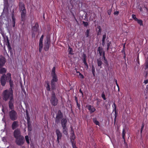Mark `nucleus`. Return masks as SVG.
<instances>
[{"instance_id":"obj_17","label":"nucleus","mask_w":148,"mask_h":148,"mask_svg":"<svg viewBox=\"0 0 148 148\" xmlns=\"http://www.w3.org/2000/svg\"><path fill=\"white\" fill-rule=\"evenodd\" d=\"M11 17L12 19V26L13 27H14L15 25V20L16 19L14 16V12H13L11 14Z\"/></svg>"},{"instance_id":"obj_29","label":"nucleus","mask_w":148,"mask_h":148,"mask_svg":"<svg viewBox=\"0 0 148 148\" xmlns=\"http://www.w3.org/2000/svg\"><path fill=\"white\" fill-rule=\"evenodd\" d=\"M43 47V43L39 42V51L40 53L41 52L42 48Z\"/></svg>"},{"instance_id":"obj_38","label":"nucleus","mask_w":148,"mask_h":148,"mask_svg":"<svg viewBox=\"0 0 148 148\" xmlns=\"http://www.w3.org/2000/svg\"><path fill=\"white\" fill-rule=\"evenodd\" d=\"M25 138L27 143L28 144H29V142L28 136L27 135L25 136Z\"/></svg>"},{"instance_id":"obj_35","label":"nucleus","mask_w":148,"mask_h":148,"mask_svg":"<svg viewBox=\"0 0 148 148\" xmlns=\"http://www.w3.org/2000/svg\"><path fill=\"white\" fill-rule=\"evenodd\" d=\"M125 130L123 129L122 131V137L124 139V141H125Z\"/></svg>"},{"instance_id":"obj_21","label":"nucleus","mask_w":148,"mask_h":148,"mask_svg":"<svg viewBox=\"0 0 148 148\" xmlns=\"http://www.w3.org/2000/svg\"><path fill=\"white\" fill-rule=\"evenodd\" d=\"M75 138V136L74 134V133L73 131V132L72 133L71 135V143H75L74 142V140Z\"/></svg>"},{"instance_id":"obj_22","label":"nucleus","mask_w":148,"mask_h":148,"mask_svg":"<svg viewBox=\"0 0 148 148\" xmlns=\"http://www.w3.org/2000/svg\"><path fill=\"white\" fill-rule=\"evenodd\" d=\"M7 71V69L3 67H1L0 68V74H5Z\"/></svg>"},{"instance_id":"obj_64","label":"nucleus","mask_w":148,"mask_h":148,"mask_svg":"<svg viewBox=\"0 0 148 148\" xmlns=\"http://www.w3.org/2000/svg\"><path fill=\"white\" fill-rule=\"evenodd\" d=\"M145 63L148 64V57L147 58V60H146Z\"/></svg>"},{"instance_id":"obj_57","label":"nucleus","mask_w":148,"mask_h":148,"mask_svg":"<svg viewBox=\"0 0 148 148\" xmlns=\"http://www.w3.org/2000/svg\"><path fill=\"white\" fill-rule=\"evenodd\" d=\"M119 14V12L116 11V12H115L114 13V14Z\"/></svg>"},{"instance_id":"obj_13","label":"nucleus","mask_w":148,"mask_h":148,"mask_svg":"<svg viewBox=\"0 0 148 148\" xmlns=\"http://www.w3.org/2000/svg\"><path fill=\"white\" fill-rule=\"evenodd\" d=\"M6 62V59L4 57L0 58V68L3 67Z\"/></svg>"},{"instance_id":"obj_51","label":"nucleus","mask_w":148,"mask_h":148,"mask_svg":"<svg viewBox=\"0 0 148 148\" xmlns=\"http://www.w3.org/2000/svg\"><path fill=\"white\" fill-rule=\"evenodd\" d=\"M7 6H6V5H4V9H3V11H4V10L6 9L7 10H8V3H7Z\"/></svg>"},{"instance_id":"obj_18","label":"nucleus","mask_w":148,"mask_h":148,"mask_svg":"<svg viewBox=\"0 0 148 148\" xmlns=\"http://www.w3.org/2000/svg\"><path fill=\"white\" fill-rule=\"evenodd\" d=\"M39 25L37 22L35 23L34 26L32 27V30L35 32L38 31V29Z\"/></svg>"},{"instance_id":"obj_7","label":"nucleus","mask_w":148,"mask_h":148,"mask_svg":"<svg viewBox=\"0 0 148 148\" xmlns=\"http://www.w3.org/2000/svg\"><path fill=\"white\" fill-rule=\"evenodd\" d=\"M63 113L60 110L58 111L56 114V117L55 119V123L57 124L60 123V121L63 118Z\"/></svg>"},{"instance_id":"obj_8","label":"nucleus","mask_w":148,"mask_h":148,"mask_svg":"<svg viewBox=\"0 0 148 148\" xmlns=\"http://www.w3.org/2000/svg\"><path fill=\"white\" fill-rule=\"evenodd\" d=\"M25 142L24 137L23 136L16 138L15 143L19 146L23 145Z\"/></svg>"},{"instance_id":"obj_9","label":"nucleus","mask_w":148,"mask_h":148,"mask_svg":"<svg viewBox=\"0 0 148 148\" xmlns=\"http://www.w3.org/2000/svg\"><path fill=\"white\" fill-rule=\"evenodd\" d=\"M56 134L57 136V141L58 144L60 143V140L62 138V134L58 129H57L56 130Z\"/></svg>"},{"instance_id":"obj_58","label":"nucleus","mask_w":148,"mask_h":148,"mask_svg":"<svg viewBox=\"0 0 148 148\" xmlns=\"http://www.w3.org/2000/svg\"><path fill=\"white\" fill-rule=\"evenodd\" d=\"M116 84L118 88V91H119V85L117 83V82H116Z\"/></svg>"},{"instance_id":"obj_1","label":"nucleus","mask_w":148,"mask_h":148,"mask_svg":"<svg viewBox=\"0 0 148 148\" xmlns=\"http://www.w3.org/2000/svg\"><path fill=\"white\" fill-rule=\"evenodd\" d=\"M56 67L54 66L52 68L51 72L52 79L51 81V88L48 82H47L45 86L47 90L51 91L55 90L56 89V83L58 81V79L56 74L55 73Z\"/></svg>"},{"instance_id":"obj_59","label":"nucleus","mask_w":148,"mask_h":148,"mask_svg":"<svg viewBox=\"0 0 148 148\" xmlns=\"http://www.w3.org/2000/svg\"><path fill=\"white\" fill-rule=\"evenodd\" d=\"M75 99L76 102H78V100L77 99V97H75Z\"/></svg>"},{"instance_id":"obj_52","label":"nucleus","mask_w":148,"mask_h":148,"mask_svg":"<svg viewBox=\"0 0 148 148\" xmlns=\"http://www.w3.org/2000/svg\"><path fill=\"white\" fill-rule=\"evenodd\" d=\"M107 47H109L111 45V42H109L107 43Z\"/></svg>"},{"instance_id":"obj_4","label":"nucleus","mask_w":148,"mask_h":148,"mask_svg":"<svg viewBox=\"0 0 148 148\" xmlns=\"http://www.w3.org/2000/svg\"><path fill=\"white\" fill-rule=\"evenodd\" d=\"M19 10L21 13V21H24L25 20V16L26 14V11L24 3L20 1L19 3Z\"/></svg>"},{"instance_id":"obj_55","label":"nucleus","mask_w":148,"mask_h":148,"mask_svg":"<svg viewBox=\"0 0 148 148\" xmlns=\"http://www.w3.org/2000/svg\"><path fill=\"white\" fill-rule=\"evenodd\" d=\"M145 84H147L148 83V79H146L145 80L144 82Z\"/></svg>"},{"instance_id":"obj_36","label":"nucleus","mask_w":148,"mask_h":148,"mask_svg":"<svg viewBox=\"0 0 148 148\" xmlns=\"http://www.w3.org/2000/svg\"><path fill=\"white\" fill-rule=\"evenodd\" d=\"M5 40H6L7 42H6V45H10V44L9 42V38L8 36H6V38L5 39Z\"/></svg>"},{"instance_id":"obj_3","label":"nucleus","mask_w":148,"mask_h":148,"mask_svg":"<svg viewBox=\"0 0 148 148\" xmlns=\"http://www.w3.org/2000/svg\"><path fill=\"white\" fill-rule=\"evenodd\" d=\"M14 86L10 87L8 90L6 89L4 90L3 92V98L5 101L8 99L10 100L13 99V90Z\"/></svg>"},{"instance_id":"obj_40","label":"nucleus","mask_w":148,"mask_h":148,"mask_svg":"<svg viewBox=\"0 0 148 148\" xmlns=\"http://www.w3.org/2000/svg\"><path fill=\"white\" fill-rule=\"evenodd\" d=\"M132 18L135 21H136L138 18L136 17L135 14H132Z\"/></svg>"},{"instance_id":"obj_46","label":"nucleus","mask_w":148,"mask_h":148,"mask_svg":"<svg viewBox=\"0 0 148 148\" xmlns=\"http://www.w3.org/2000/svg\"><path fill=\"white\" fill-rule=\"evenodd\" d=\"M104 60V62L105 64L106 65L108 66V62L107 61V59L104 60Z\"/></svg>"},{"instance_id":"obj_44","label":"nucleus","mask_w":148,"mask_h":148,"mask_svg":"<svg viewBox=\"0 0 148 148\" xmlns=\"http://www.w3.org/2000/svg\"><path fill=\"white\" fill-rule=\"evenodd\" d=\"M101 97L104 100H105L106 99V98L105 97V95L104 94L103 92L101 94Z\"/></svg>"},{"instance_id":"obj_37","label":"nucleus","mask_w":148,"mask_h":148,"mask_svg":"<svg viewBox=\"0 0 148 148\" xmlns=\"http://www.w3.org/2000/svg\"><path fill=\"white\" fill-rule=\"evenodd\" d=\"M144 127V123H143L142 124V126H141V130H140L141 136V135H142V131Z\"/></svg>"},{"instance_id":"obj_41","label":"nucleus","mask_w":148,"mask_h":148,"mask_svg":"<svg viewBox=\"0 0 148 148\" xmlns=\"http://www.w3.org/2000/svg\"><path fill=\"white\" fill-rule=\"evenodd\" d=\"M92 72H95V69L94 65L92 66Z\"/></svg>"},{"instance_id":"obj_54","label":"nucleus","mask_w":148,"mask_h":148,"mask_svg":"<svg viewBox=\"0 0 148 148\" xmlns=\"http://www.w3.org/2000/svg\"><path fill=\"white\" fill-rule=\"evenodd\" d=\"M121 52L123 53L124 54H125V49L123 48V49L121 51Z\"/></svg>"},{"instance_id":"obj_63","label":"nucleus","mask_w":148,"mask_h":148,"mask_svg":"<svg viewBox=\"0 0 148 148\" xmlns=\"http://www.w3.org/2000/svg\"><path fill=\"white\" fill-rule=\"evenodd\" d=\"M72 16H73V17L74 18H75V16L73 13H72Z\"/></svg>"},{"instance_id":"obj_26","label":"nucleus","mask_w":148,"mask_h":148,"mask_svg":"<svg viewBox=\"0 0 148 148\" xmlns=\"http://www.w3.org/2000/svg\"><path fill=\"white\" fill-rule=\"evenodd\" d=\"M26 117H27V123H31L30 120V117L28 114V112L27 111H26Z\"/></svg>"},{"instance_id":"obj_34","label":"nucleus","mask_w":148,"mask_h":148,"mask_svg":"<svg viewBox=\"0 0 148 148\" xmlns=\"http://www.w3.org/2000/svg\"><path fill=\"white\" fill-rule=\"evenodd\" d=\"M69 54L70 55L73 54V49L72 48H71L70 47H69Z\"/></svg>"},{"instance_id":"obj_6","label":"nucleus","mask_w":148,"mask_h":148,"mask_svg":"<svg viewBox=\"0 0 148 148\" xmlns=\"http://www.w3.org/2000/svg\"><path fill=\"white\" fill-rule=\"evenodd\" d=\"M54 91L55 90H51V96L50 101L52 105L55 106L57 105L58 103V100L56 97Z\"/></svg>"},{"instance_id":"obj_16","label":"nucleus","mask_w":148,"mask_h":148,"mask_svg":"<svg viewBox=\"0 0 148 148\" xmlns=\"http://www.w3.org/2000/svg\"><path fill=\"white\" fill-rule=\"evenodd\" d=\"M112 107L113 108H114L113 111H114L115 112V118H114V121L115 122L116 121V118L117 116V113L116 112V106L115 103H113V106H112Z\"/></svg>"},{"instance_id":"obj_11","label":"nucleus","mask_w":148,"mask_h":148,"mask_svg":"<svg viewBox=\"0 0 148 148\" xmlns=\"http://www.w3.org/2000/svg\"><path fill=\"white\" fill-rule=\"evenodd\" d=\"M86 107L88 110L90 114L94 112L96 110V109L93 106L91 105H87L86 106Z\"/></svg>"},{"instance_id":"obj_27","label":"nucleus","mask_w":148,"mask_h":148,"mask_svg":"<svg viewBox=\"0 0 148 148\" xmlns=\"http://www.w3.org/2000/svg\"><path fill=\"white\" fill-rule=\"evenodd\" d=\"M93 122L96 125L100 126L99 122L97 120L96 118H94L92 119Z\"/></svg>"},{"instance_id":"obj_39","label":"nucleus","mask_w":148,"mask_h":148,"mask_svg":"<svg viewBox=\"0 0 148 148\" xmlns=\"http://www.w3.org/2000/svg\"><path fill=\"white\" fill-rule=\"evenodd\" d=\"M76 73H79V75L80 76V78H81L83 79L84 78V75L81 73H80L79 71H76Z\"/></svg>"},{"instance_id":"obj_60","label":"nucleus","mask_w":148,"mask_h":148,"mask_svg":"<svg viewBox=\"0 0 148 148\" xmlns=\"http://www.w3.org/2000/svg\"><path fill=\"white\" fill-rule=\"evenodd\" d=\"M102 45L104 46V45L105 44V41H102Z\"/></svg>"},{"instance_id":"obj_23","label":"nucleus","mask_w":148,"mask_h":148,"mask_svg":"<svg viewBox=\"0 0 148 148\" xmlns=\"http://www.w3.org/2000/svg\"><path fill=\"white\" fill-rule=\"evenodd\" d=\"M62 127V132L65 135H67L68 132L67 131L68 129L67 127Z\"/></svg>"},{"instance_id":"obj_2","label":"nucleus","mask_w":148,"mask_h":148,"mask_svg":"<svg viewBox=\"0 0 148 148\" xmlns=\"http://www.w3.org/2000/svg\"><path fill=\"white\" fill-rule=\"evenodd\" d=\"M0 81L3 86L5 85L6 82H9L10 87H11L14 85L13 81L12 80L11 74L9 73L6 74H3L0 77Z\"/></svg>"},{"instance_id":"obj_12","label":"nucleus","mask_w":148,"mask_h":148,"mask_svg":"<svg viewBox=\"0 0 148 148\" xmlns=\"http://www.w3.org/2000/svg\"><path fill=\"white\" fill-rule=\"evenodd\" d=\"M14 101L13 99L10 100L8 102V106L10 109L11 110H14Z\"/></svg>"},{"instance_id":"obj_50","label":"nucleus","mask_w":148,"mask_h":148,"mask_svg":"<svg viewBox=\"0 0 148 148\" xmlns=\"http://www.w3.org/2000/svg\"><path fill=\"white\" fill-rule=\"evenodd\" d=\"M76 103H77V107H78V109L79 110H80V104L79 103H78V102H76Z\"/></svg>"},{"instance_id":"obj_24","label":"nucleus","mask_w":148,"mask_h":148,"mask_svg":"<svg viewBox=\"0 0 148 148\" xmlns=\"http://www.w3.org/2000/svg\"><path fill=\"white\" fill-rule=\"evenodd\" d=\"M97 28L98 29V30L97 31V36H99L101 34L102 31V29L101 27L100 26H98L97 27Z\"/></svg>"},{"instance_id":"obj_47","label":"nucleus","mask_w":148,"mask_h":148,"mask_svg":"<svg viewBox=\"0 0 148 148\" xmlns=\"http://www.w3.org/2000/svg\"><path fill=\"white\" fill-rule=\"evenodd\" d=\"M105 52H104L103 53V55H102V59H103V60L106 59L105 57Z\"/></svg>"},{"instance_id":"obj_10","label":"nucleus","mask_w":148,"mask_h":148,"mask_svg":"<svg viewBox=\"0 0 148 148\" xmlns=\"http://www.w3.org/2000/svg\"><path fill=\"white\" fill-rule=\"evenodd\" d=\"M13 135L14 137L15 138H17L22 136L21 135V134L20 130L18 129L15 130L14 131L13 133Z\"/></svg>"},{"instance_id":"obj_62","label":"nucleus","mask_w":148,"mask_h":148,"mask_svg":"<svg viewBox=\"0 0 148 148\" xmlns=\"http://www.w3.org/2000/svg\"><path fill=\"white\" fill-rule=\"evenodd\" d=\"M79 92H80L82 94V95H83V92H82V91L81 90V89H80L79 90Z\"/></svg>"},{"instance_id":"obj_15","label":"nucleus","mask_w":148,"mask_h":148,"mask_svg":"<svg viewBox=\"0 0 148 148\" xmlns=\"http://www.w3.org/2000/svg\"><path fill=\"white\" fill-rule=\"evenodd\" d=\"M18 126V122L17 121H14L12 125V130H14Z\"/></svg>"},{"instance_id":"obj_31","label":"nucleus","mask_w":148,"mask_h":148,"mask_svg":"<svg viewBox=\"0 0 148 148\" xmlns=\"http://www.w3.org/2000/svg\"><path fill=\"white\" fill-rule=\"evenodd\" d=\"M135 21H136L140 26H143V21L142 20L138 18Z\"/></svg>"},{"instance_id":"obj_48","label":"nucleus","mask_w":148,"mask_h":148,"mask_svg":"<svg viewBox=\"0 0 148 148\" xmlns=\"http://www.w3.org/2000/svg\"><path fill=\"white\" fill-rule=\"evenodd\" d=\"M148 68V64L145 63L144 69L145 70L147 69Z\"/></svg>"},{"instance_id":"obj_33","label":"nucleus","mask_w":148,"mask_h":148,"mask_svg":"<svg viewBox=\"0 0 148 148\" xmlns=\"http://www.w3.org/2000/svg\"><path fill=\"white\" fill-rule=\"evenodd\" d=\"M28 130L29 131L31 132L32 130L31 123H27Z\"/></svg>"},{"instance_id":"obj_32","label":"nucleus","mask_w":148,"mask_h":148,"mask_svg":"<svg viewBox=\"0 0 148 148\" xmlns=\"http://www.w3.org/2000/svg\"><path fill=\"white\" fill-rule=\"evenodd\" d=\"M90 29H87L85 32V35L86 37H88L89 36Z\"/></svg>"},{"instance_id":"obj_20","label":"nucleus","mask_w":148,"mask_h":148,"mask_svg":"<svg viewBox=\"0 0 148 148\" xmlns=\"http://www.w3.org/2000/svg\"><path fill=\"white\" fill-rule=\"evenodd\" d=\"M83 62L84 63V64L85 65V67L87 69L88 68V65L86 61V55L84 54L83 56Z\"/></svg>"},{"instance_id":"obj_61","label":"nucleus","mask_w":148,"mask_h":148,"mask_svg":"<svg viewBox=\"0 0 148 148\" xmlns=\"http://www.w3.org/2000/svg\"><path fill=\"white\" fill-rule=\"evenodd\" d=\"M139 10H140V11H141V12L143 11V8L141 7H140V8H139Z\"/></svg>"},{"instance_id":"obj_43","label":"nucleus","mask_w":148,"mask_h":148,"mask_svg":"<svg viewBox=\"0 0 148 148\" xmlns=\"http://www.w3.org/2000/svg\"><path fill=\"white\" fill-rule=\"evenodd\" d=\"M83 23L85 27H87L88 25V23L87 22L83 21Z\"/></svg>"},{"instance_id":"obj_14","label":"nucleus","mask_w":148,"mask_h":148,"mask_svg":"<svg viewBox=\"0 0 148 148\" xmlns=\"http://www.w3.org/2000/svg\"><path fill=\"white\" fill-rule=\"evenodd\" d=\"M60 121L62 127H67V121L66 119L63 118Z\"/></svg>"},{"instance_id":"obj_30","label":"nucleus","mask_w":148,"mask_h":148,"mask_svg":"<svg viewBox=\"0 0 148 148\" xmlns=\"http://www.w3.org/2000/svg\"><path fill=\"white\" fill-rule=\"evenodd\" d=\"M49 45H49L48 44H44V49L45 51H47L48 50L49 47Z\"/></svg>"},{"instance_id":"obj_19","label":"nucleus","mask_w":148,"mask_h":148,"mask_svg":"<svg viewBox=\"0 0 148 148\" xmlns=\"http://www.w3.org/2000/svg\"><path fill=\"white\" fill-rule=\"evenodd\" d=\"M97 51L98 52L100 56H101L103 55V53L105 52L103 50L102 47H99L98 48Z\"/></svg>"},{"instance_id":"obj_5","label":"nucleus","mask_w":148,"mask_h":148,"mask_svg":"<svg viewBox=\"0 0 148 148\" xmlns=\"http://www.w3.org/2000/svg\"><path fill=\"white\" fill-rule=\"evenodd\" d=\"M9 119L12 121L16 120L18 118V114L14 110L10 111L8 112Z\"/></svg>"},{"instance_id":"obj_56","label":"nucleus","mask_w":148,"mask_h":148,"mask_svg":"<svg viewBox=\"0 0 148 148\" xmlns=\"http://www.w3.org/2000/svg\"><path fill=\"white\" fill-rule=\"evenodd\" d=\"M43 40V39L41 38H40V40H39V42H40L41 43H43L42 42Z\"/></svg>"},{"instance_id":"obj_42","label":"nucleus","mask_w":148,"mask_h":148,"mask_svg":"<svg viewBox=\"0 0 148 148\" xmlns=\"http://www.w3.org/2000/svg\"><path fill=\"white\" fill-rule=\"evenodd\" d=\"M106 37V33H105V34L103 35V38H102V41H105Z\"/></svg>"},{"instance_id":"obj_49","label":"nucleus","mask_w":148,"mask_h":148,"mask_svg":"<svg viewBox=\"0 0 148 148\" xmlns=\"http://www.w3.org/2000/svg\"><path fill=\"white\" fill-rule=\"evenodd\" d=\"M71 144L73 148H77L75 145V143H72Z\"/></svg>"},{"instance_id":"obj_28","label":"nucleus","mask_w":148,"mask_h":148,"mask_svg":"<svg viewBox=\"0 0 148 148\" xmlns=\"http://www.w3.org/2000/svg\"><path fill=\"white\" fill-rule=\"evenodd\" d=\"M97 65L98 66L100 67V68H101V66L102 64V62L101 60L100 59H97Z\"/></svg>"},{"instance_id":"obj_45","label":"nucleus","mask_w":148,"mask_h":148,"mask_svg":"<svg viewBox=\"0 0 148 148\" xmlns=\"http://www.w3.org/2000/svg\"><path fill=\"white\" fill-rule=\"evenodd\" d=\"M7 47L9 51H10V52H11V51H12V47H11L10 45H7Z\"/></svg>"},{"instance_id":"obj_25","label":"nucleus","mask_w":148,"mask_h":148,"mask_svg":"<svg viewBox=\"0 0 148 148\" xmlns=\"http://www.w3.org/2000/svg\"><path fill=\"white\" fill-rule=\"evenodd\" d=\"M50 39L49 37H48L47 36L46 40L45 41L44 44H48L49 45H50Z\"/></svg>"},{"instance_id":"obj_53","label":"nucleus","mask_w":148,"mask_h":148,"mask_svg":"<svg viewBox=\"0 0 148 148\" xmlns=\"http://www.w3.org/2000/svg\"><path fill=\"white\" fill-rule=\"evenodd\" d=\"M111 12H112V10H108V14L109 15H110L111 13Z\"/></svg>"}]
</instances>
